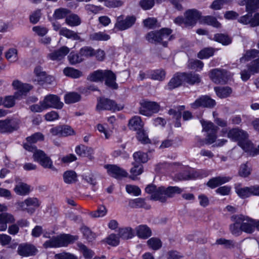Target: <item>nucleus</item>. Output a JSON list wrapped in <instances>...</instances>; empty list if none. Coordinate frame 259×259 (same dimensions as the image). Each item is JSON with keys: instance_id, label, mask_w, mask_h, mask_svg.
<instances>
[{"instance_id": "58836bf2", "label": "nucleus", "mask_w": 259, "mask_h": 259, "mask_svg": "<svg viewBox=\"0 0 259 259\" xmlns=\"http://www.w3.org/2000/svg\"><path fill=\"white\" fill-rule=\"evenodd\" d=\"M213 39L216 41L227 46L232 42V38L228 35L223 33H218L214 35Z\"/></svg>"}, {"instance_id": "7ed1b4c3", "label": "nucleus", "mask_w": 259, "mask_h": 259, "mask_svg": "<svg viewBox=\"0 0 259 259\" xmlns=\"http://www.w3.org/2000/svg\"><path fill=\"white\" fill-rule=\"evenodd\" d=\"M172 30L167 28H163L159 31H151L148 33L146 39L152 44H161L164 47H167L168 41L173 39L171 35Z\"/></svg>"}, {"instance_id": "9d476101", "label": "nucleus", "mask_w": 259, "mask_h": 259, "mask_svg": "<svg viewBox=\"0 0 259 259\" xmlns=\"http://www.w3.org/2000/svg\"><path fill=\"white\" fill-rule=\"evenodd\" d=\"M122 106H119L113 100L107 98H102L98 101V104L96 107L97 110H120L122 109Z\"/></svg>"}, {"instance_id": "6e6d98bb", "label": "nucleus", "mask_w": 259, "mask_h": 259, "mask_svg": "<svg viewBox=\"0 0 259 259\" xmlns=\"http://www.w3.org/2000/svg\"><path fill=\"white\" fill-rule=\"evenodd\" d=\"M79 54L82 57H91L94 56L95 50L91 47L85 46L80 49Z\"/></svg>"}, {"instance_id": "a878e982", "label": "nucleus", "mask_w": 259, "mask_h": 259, "mask_svg": "<svg viewBox=\"0 0 259 259\" xmlns=\"http://www.w3.org/2000/svg\"><path fill=\"white\" fill-rule=\"evenodd\" d=\"M239 4L246 5V12H255L259 8V0H238Z\"/></svg>"}, {"instance_id": "bb28decb", "label": "nucleus", "mask_w": 259, "mask_h": 259, "mask_svg": "<svg viewBox=\"0 0 259 259\" xmlns=\"http://www.w3.org/2000/svg\"><path fill=\"white\" fill-rule=\"evenodd\" d=\"M136 230L137 236L142 239H147L152 235L150 228L146 225H141L138 226Z\"/></svg>"}, {"instance_id": "f257e3e1", "label": "nucleus", "mask_w": 259, "mask_h": 259, "mask_svg": "<svg viewBox=\"0 0 259 259\" xmlns=\"http://www.w3.org/2000/svg\"><path fill=\"white\" fill-rule=\"evenodd\" d=\"M234 223L230 225L231 233L236 236L240 235L242 232L247 234L252 233L255 228L256 221L243 214H234L231 217Z\"/></svg>"}, {"instance_id": "4c0bfd02", "label": "nucleus", "mask_w": 259, "mask_h": 259, "mask_svg": "<svg viewBox=\"0 0 259 259\" xmlns=\"http://www.w3.org/2000/svg\"><path fill=\"white\" fill-rule=\"evenodd\" d=\"M77 174L73 170H67L63 174V180L65 183L70 184L75 183L77 180Z\"/></svg>"}, {"instance_id": "f704fd0d", "label": "nucleus", "mask_w": 259, "mask_h": 259, "mask_svg": "<svg viewBox=\"0 0 259 259\" xmlns=\"http://www.w3.org/2000/svg\"><path fill=\"white\" fill-rule=\"evenodd\" d=\"M110 38V35L104 32H94L89 35V39L92 41H107Z\"/></svg>"}, {"instance_id": "37998d69", "label": "nucleus", "mask_w": 259, "mask_h": 259, "mask_svg": "<svg viewBox=\"0 0 259 259\" xmlns=\"http://www.w3.org/2000/svg\"><path fill=\"white\" fill-rule=\"evenodd\" d=\"M187 66L190 69L200 71L203 67V63L200 60L191 59L189 60Z\"/></svg>"}, {"instance_id": "4468645a", "label": "nucleus", "mask_w": 259, "mask_h": 259, "mask_svg": "<svg viewBox=\"0 0 259 259\" xmlns=\"http://www.w3.org/2000/svg\"><path fill=\"white\" fill-rule=\"evenodd\" d=\"M186 18L185 26H193L201 17V14L196 9H190L184 14Z\"/></svg>"}, {"instance_id": "dca6fc26", "label": "nucleus", "mask_w": 259, "mask_h": 259, "mask_svg": "<svg viewBox=\"0 0 259 259\" xmlns=\"http://www.w3.org/2000/svg\"><path fill=\"white\" fill-rule=\"evenodd\" d=\"M12 85L14 88L18 90V91L14 94V96L16 99H20L23 95H25L32 89V86L30 84L22 83L18 80H14Z\"/></svg>"}, {"instance_id": "3c124183", "label": "nucleus", "mask_w": 259, "mask_h": 259, "mask_svg": "<svg viewBox=\"0 0 259 259\" xmlns=\"http://www.w3.org/2000/svg\"><path fill=\"white\" fill-rule=\"evenodd\" d=\"M247 68L252 74L258 73L259 72V58L248 64Z\"/></svg>"}, {"instance_id": "052dcab7", "label": "nucleus", "mask_w": 259, "mask_h": 259, "mask_svg": "<svg viewBox=\"0 0 259 259\" xmlns=\"http://www.w3.org/2000/svg\"><path fill=\"white\" fill-rule=\"evenodd\" d=\"M6 58L10 62H14L17 59V51L14 48L10 49L6 53Z\"/></svg>"}, {"instance_id": "393cba45", "label": "nucleus", "mask_w": 259, "mask_h": 259, "mask_svg": "<svg viewBox=\"0 0 259 259\" xmlns=\"http://www.w3.org/2000/svg\"><path fill=\"white\" fill-rule=\"evenodd\" d=\"M183 79L188 83L193 85L198 84L201 82L200 75L194 72L183 73Z\"/></svg>"}, {"instance_id": "a18cd8bd", "label": "nucleus", "mask_w": 259, "mask_h": 259, "mask_svg": "<svg viewBox=\"0 0 259 259\" xmlns=\"http://www.w3.org/2000/svg\"><path fill=\"white\" fill-rule=\"evenodd\" d=\"M104 70H97L91 73L87 79L91 81L98 82L103 80Z\"/></svg>"}, {"instance_id": "e433bc0d", "label": "nucleus", "mask_w": 259, "mask_h": 259, "mask_svg": "<svg viewBox=\"0 0 259 259\" xmlns=\"http://www.w3.org/2000/svg\"><path fill=\"white\" fill-rule=\"evenodd\" d=\"M63 73L66 76L73 78H78L82 75L81 71L72 67L65 68Z\"/></svg>"}, {"instance_id": "ddd939ff", "label": "nucleus", "mask_w": 259, "mask_h": 259, "mask_svg": "<svg viewBox=\"0 0 259 259\" xmlns=\"http://www.w3.org/2000/svg\"><path fill=\"white\" fill-rule=\"evenodd\" d=\"M254 12H247V14L240 17L238 19V22L243 24H249L252 27L259 26V13H255L252 17V14Z\"/></svg>"}, {"instance_id": "79ce46f5", "label": "nucleus", "mask_w": 259, "mask_h": 259, "mask_svg": "<svg viewBox=\"0 0 259 259\" xmlns=\"http://www.w3.org/2000/svg\"><path fill=\"white\" fill-rule=\"evenodd\" d=\"M80 95L75 92L68 93L64 97L65 102L66 104H72L77 102L80 101Z\"/></svg>"}, {"instance_id": "a19ab883", "label": "nucleus", "mask_w": 259, "mask_h": 259, "mask_svg": "<svg viewBox=\"0 0 259 259\" xmlns=\"http://www.w3.org/2000/svg\"><path fill=\"white\" fill-rule=\"evenodd\" d=\"M65 22L70 26H76L81 23V20L77 15L72 14L66 18Z\"/></svg>"}, {"instance_id": "20e7f679", "label": "nucleus", "mask_w": 259, "mask_h": 259, "mask_svg": "<svg viewBox=\"0 0 259 259\" xmlns=\"http://www.w3.org/2000/svg\"><path fill=\"white\" fill-rule=\"evenodd\" d=\"M77 239V237L69 234H62L54 236L49 240H47L43 244V246L45 248H58L66 246L69 244L73 243Z\"/></svg>"}, {"instance_id": "1a4fd4ad", "label": "nucleus", "mask_w": 259, "mask_h": 259, "mask_svg": "<svg viewBox=\"0 0 259 259\" xmlns=\"http://www.w3.org/2000/svg\"><path fill=\"white\" fill-rule=\"evenodd\" d=\"M209 77L217 84L226 83L228 80V72L223 69L211 70L209 73Z\"/></svg>"}, {"instance_id": "49530a36", "label": "nucleus", "mask_w": 259, "mask_h": 259, "mask_svg": "<svg viewBox=\"0 0 259 259\" xmlns=\"http://www.w3.org/2000/svg\"><path fill=\"white\" fill-rule=\"evenodd\" d=\"M68 60L71 65H75L83 61V59L79 54L71 52L67 57Z\"/></svg>"}, {"instance_id": "2eb2a0df", "label": "nucleus", "mask_w": 259, "mask_h": 259, "mask_svg": "<svg viewBox=\"0 0 259 259\" xmlns=\"http://www.w3.org/2000/svg\"><path fill=\"white\" fill-rule=\"evenodd\" d=\"M227 137L232 141L238 142L239 145L240 142H242L248 138V134L242 129L234 128L228 131Z\"/></svg>"}, {"instance_id": "cd10ccee", "label": "nucleus", "mask_w": 259, "mask_h": 259, "mask_svg": "<svg viewBox=\"0 0 259 259\" xmlns=\"http://www.w3.org/2000/svg\"><path fill=\"white\" fill-rule=\"evenodd\" d=\"M184 81L183 73L176 74L168 83L167 87L169 90H172L179 87Z\"/></svg>"}, {"instance_id": "a211bd4d", "label": "nucleus", "mask_w": 259, "mask_h": 259, "mask_svg": "<svg viewBox=\"0 0 259 259\" xmlns=\"http://www.w3.org/2000/svg\"><path fill=\"white\" fill-rule=\"evenodd\" d=\"M37 249L34 246L28 243H21L19 245L17 253L21 256H29L35 254Z\"/></svg>"}, {"instance_id": "f3484780", "label": "nucleus", "mask_w": 259, "mask_h": 259, "mask_svg": "<svg viewBox=\"0 0 259 259\" xmlns=\"http://www.w3.org/2000/svg\"><path fill=\"white\" fill-rule=\"evenodd\" d=\"M215 105L214 100L210 98L208 96H204L197 99L194 103L191 104L192 108L197 109L199 107L212 108Z\"/></svg>"}, {"instance_id": "f03ea898", "label": "nucleus", "mask_w": 259, "mask_h": 259, "mask_svg": "<svg viewBox=\"0 0 259 259\" xmlns=\"http://www.w3.org/2000/svg\"><path fill=\"white\" fill-rule=\"evenodd\" d=\"M145 191L151 195L150 197L151 200L165 202L167 198L173 197L176 194L181 193L183 190L176 186H169L167 188L161 186L157 188L155 185L150 184L146 187Z\"/></svg>"}, {"instance_id": "e2e57ef3", "label": "nucleus", "mask_w": 259, "mask_h": 259, "mask_svg": "<svg viewBox=\"0 0 259 259\" xmlns=\"http://www.w3.org/2000/svg\"><path fill=\"white\" fill-rule=\"evenodd\" d=\"M216 244L220 245H224L226 248H233L235 246L233 240H227L225 238H220L216 240Z\"/></svg>"}, {"instance_id": "b1692460", "label": "nucleus", "mask_w": 259, "mask_h": 259, "mask_svg": "<svg viewBox=\"0 0 259 259\" xmlns=\"http://www.w3.org/2000/svg\"><path fill=\"white\" fill-rule=\"evenodd\" d=\"M239 146L246 153L251 156L256 155V148H255L253 143L248 140V138L242 142H240Z\"/></svg>"}, {"instance_id": "0eeeda50", "label": "nucleus", "mask_w": 259, "mask_h": 259, "mask_svg": "<svg viewBox=\"0 0 259 259\" xmlns=\"http://www.w3.org/2000/svg\"><path fill=\"white\" fill-rule=\"evenodd\" d=\"M19 120L16 119L0 120V133H11L17 131L19 127Z\"/></svg>"}, {"instance_id": "9b49d317", "label": "nucleus", "mask_w": 259, "mask_h": 259, "mask_svg": "<svg viewBox=\"0 0 259 259\" xmlns=\"http://www.w3.org/2000/svg\"><path fill=\"white\" fill-rule=\"evenodd\" d=\"M136 18L134 16H128L123 19L122 16L117 17L115 27L122 31L131 28L136 22Z\"/></svg>"}, {"instance_id": "f8f14e48", "label": "nucleus", "mask_w": 259, "mask_h": 259, "mask_svg": "<svg viewBox=\"0 0 259 259\" xmlns=\"http://www.w3.org/2000/svg\"><path fill=\"white\" fill-rule=\"evenodd\" d=\"M42 101L46 109L49 108L61 109L63 106V103L60 101V98L55 95L46 96Z\"/></svg>"}, {"instance_id": "39448f33", "label": "nucleus", "mask_w": 259, "mask_h": 259, "mask_svg": "<svg viewBox=\"0 0 259 259\" xmlns=\"http://www.w3.org/2000/svg\"><path fill=\"white\" fill-rule=\"evenodd\" d=\"M40 204V201L37 198L28 197L23 201L17 202L16 204L19 210L25 211L29 214H32Z\"/></svg>"}, {"instance_id": "0e129e2a", "label": "nucleus", "mask_w": 259, "mask_h": 259, "mask_svg": "<svg viewBox=\"0 0 259 259\" xmlns=\"http://www.w3.org/2000/svg\"><path fill=\"white\" fill-rule=\"evenodd\" d=\"M176 177L179 180H187L195 178L194 175L189 171H184L180 172L177 174Z\"/></svg>"}, {"instance_id": "c9c22d12", "label": "nucleus", "mask_w": 259, "mask_h": 259, "mask_svg": "<svg viewBox=\"0 0 259 259\" xmlns=\"http://www.w3.org/2000/svg\"><path fill=\"white\" fill-rule=\"evenodd\" d=\"M14 191L18 195H26L30 192V186L25 183H20L16 185Z\"/></svg>"}, {"instance_id": "412c9836", "label": "nucleus", "mask_w": 259, "mask_h": 259, "mask_svg": "<svg viewBox=\"0 0 259 259\" xmlns=\"http://www.w3.org/2000/svg\"><path fill=\"white\" fill-rule=\"evenodd\" d=\"M116 78L115 74L112 71L104 70L103 79H104L105 83L107 86L113 89H117L118 85L115 82Z\"/></svg>"}, {"instance_id": "5fc2aeb1", "label": "nucleus", "mask_w": 259, "mask_h": 259, "mask_svg": "<svg viewBox=\"0 0 259 259\" xmlns=\"http://www.w3.org/2000/svg\"><path fill=\"white\" fill-rule=\"evenodd\" d=\"M118 235L123 239L132 238L133 236L132 229L131 228L120 229Z\"/></svg>"}, {"instance_id": "09e8293b", "label": "nucleus", "mask_w": 259, "mask_h": 259, "mask_svg": "<svg viewBox=\"0 0 259 259\" xmlns=\"http://www.w3.org/2000/svg\"><path fill=\"white\" fill-rule=\"evenodd\" d=\"M70 13V11L65 8H59L55 11L53 16L56 19H61L66 18Z\"/></svg>"}, {"instance_id": "c85d7f7f", "label": "nucleus", "mask_w": 259, "mask_h": 259, "mask_svg": "<svg viewBox=\"0 0 259 259\" xmlns=\"http://www.w3.org/2000/svg\"><path fill=\"white\" fill-rule=\"evenodd\" d=\"M59 34L65 36L67 38L71 39L74 40H79L80 41H83L77 32L65 27L60 29L59 31Z\"/></svg>"}, {"instance_id": "6e6552de", "label": "nucleus", "mask_w": 259, "mask_h": 259, "mask_svg": "<svg viewBox=\"0 0 259 259\" xmlns=\"http://www.w3.org/2000/svg\"><path fill=\"white\" fill-rule=\"evenodd\" d=\"M159 107V105L156 102L144 101L141 103L139 112L142 115L150 116L153 113L158 112Z\"/></svg>"}, {"instance_id": "72a5a7b5", "label": "nucleus", "mask_w": 259, "mask_h": 259, "mask_svg": "<svg viewBox=\"0 0 259 259\" xmlns=\"http://www.w3.org/2000/svg\"><path fill=\"white\" fill-rule=\"evenodd\" d=\"M214 90L217 96L220 98H227L232 93V90L229 87H215Z\"/></svg>"}, {"instance_id": "473e14b6", "label": "nucleus", "mask_w": 259, "mask_h": 259, "mask_svg": "<svg viewBox=\"0 0 259 259\" xmlns=\"http://www.w3.org/2000/svg\"><path fill=\"white\" fill-rule=\"evenodd\" d=\"M75 152L81 156H87L90 159L92 158L91 155L93 153V149L91 148L86 147L83 145H79L76 147Z\"/></svg>"}, {"instance_id": "6ab92c4d", "label": "nucleus", "mask_w": 259, "mask_h": 259, "mask_svg": "<svg viewBox=\"0 0 259 259\" xmlns=\"http://www.w3.org/2000/svg\"><path fill=\"white\" fill-rule=\"evenodd\" d=\"M235 190L238 195L243 199L251 195H255V186L242 187L240 184H236L235 185Z\"/></svg>"}, {"instance_id": "ea45409f", "label": "nucleus", "mask_w": 259, "mask_h": 259, "mask_svg": "<svg viewBox=\"0 0 259 259\" xmlns=\"http://www.w3.org/2000/svg\"><path fill=\"white\" fill-rule=\"evenodd\" d=\"M34 73L36 77L34 81H37L39 84H43L42 80L47 73L43 70L42 68L40 66H36L34 70Z\"/></svg>"}, {"instance_id": "338daca9", "label": "nucleus", "mask_w": 259, "mask_h": 259, "mask_svg": "<svg viewBox=\"0 0 259 259\" xmlns=\"http://www.w3.org/2000/svg\"><path fill=\"white\" fill-rule=\"evenodd\" d=\"M106 242L109 245L116 246L119 242V236L111 234L106 238Z\"/></svg>"}, {"instance_id": "864d4df0", "label": "nucleus", "mask_w": 259, "mask_h": 259, "mask_svg": "<svg viewBox=\"0 0 259 259\" xmlns=\"http://www.w3.org/2000/svg\"><path fill=\"white\" fill-rule=\"evenodd\" d=\"M203 21L204 23L214 27L220 28L221 26V24L217 20L216 18L213 16H205L203 18Z\"/></svg>"}, {"instance_id": "5701e85b", "label": "nucleus", "mask_w": 259, "mask_h": 259, "mask_svg": "<svg viewBox=\"0 0 259 259\" xmlns=\"http://www.w3.org/2000/svg\"><path fill=\"white\" fill-rule=\"evenodd\" d=\"M231 180L229 177H217L210 179L207 183V185L211 189H214L220 185L228 182Z\"/></svg>"}, {"instance_id": "de8ad7c7", "label": "nucleus", "mask_w": 259, "mask_h": 259, "mask_svg": "<svg viewBox=\"0 0 259 259\" xmlns=\"http://www.w3.org/2000/svg\"><path fill=\"white\" fill-rule=\"evenodd\" d=\"M147 244L149 247L154 250H157L162 246L161 240L156 237H152L147 241Z\"/></svg>"}, {"instance_id": "8fccbe9b", "label": "nucleus", "mask_w": 259, "mask_h": 259, "mask_svg": "<svg viewBox=\"0 0 259 259\" xmlns=\"http://www.w3.org/2000/svg\"><path fill=\"white\" fill-rule=\"evenodd\" d=\"M144 25L149 29H155L160 26V24L155 18H148L143 21Z\"/></svg>"}, {"instance_id": "774afa93", "label": "nucleus", "mask_w": 259, "mask_h": 259, "mask_svg": "<svg viewBox=\"0 0 259 259\" xmlns=\"http://www.w3.org/2000/svg\"><path fill=\"white\" fill-rule=\"evenodd\" d=\"M126 191L129 194H133L135 196H139L141 194L140 189L136 186L127 185L126 186Z\"/></svg>"}, {"instance_id": "c756f323", "label": "nucleus", "mask_w": 259, "mask_h": 259, "mask_svg": "<svg viewBox=\"0 0 259 259\" xmlns=\"http://www.w3.org/2000/svg\"><path fill=\"white\" fill-rule=\"evenodd\" d=\"M128 125L131 130L138 131L143 128L144 123L140 116H135L129 120Z\"/></svg>"}, {"instance_id": "7c9ffc66", "label": "nucleus", "mask_w": 259, "mask_h": 259, "mask_svg": "<svg viewBox=\"0 0 259 259\" xmlns=\"http://www.w3.org/2000/svg\"><path fill=\"white\" fill-rule=\"evenodd\" d=\"M258 55L259 50L256 49L246 50L243 56L240 58V62L242 63L249 61L257 57Z\"/></svg>"}, {"instance_id": "4be33fe9", "label": "nucleus", "mask_w": 259, "mask_h": 259, "mask_svg": "<svg viewBox=\"0 0 259 259\" xmlns=\"http://www.w3.org/2000/svg\"><path fill=\"white\" fill-rule=\"evenodd\" d=\"M105 167L107 169L108 174L114 178L125 177L127 175V173L124 169L116 165H106Z\"/></svg>"}, {"instance_id": "13d9d810", "label": "nucleus", "mask_w": 259, "mask_h": 259, "mask_svg": "<svg viewBox=\"0 0 259 259\" xmlns=\"http://www.w3.org/2000/svg\"><path fill=\"white\" fill-rule=\"evenodd\" d=\"M214 54V50L211 48H206L201 50L198 54L197 57L201 59L207 58L212 56Z\"/></svg>"}, {"instance_id": "423d86ee", "label": "nucleus", "mask_w": 259, "mask_h": 259, "mask_svg": "<svg viewBox=\"0 0 259 259\" xmlns=\"http://www.w3.org/2000/svg\"><path fill=\"white\" fill-rule=\"evenodd\" d=\"M203 127V131L206 133L207 135L205 138L206 144L210 145L213 143L217 139V134L219 128L212 122L208 121L201 120Z\"/></svg>"}, {"instance_id": "69168bd1", "label": "nucleus", "mask_w": 259, "mask_h": 259, "mask_svg": "<svg viewBox=\"0 0 259 259\" xmlns=\"http://www.w3.org/2000/svg\"><path fill=\"white\" fill-rule=\"evenodd\" d=\"M137 138L139 141L144 144H147L150 142L149 139L144 130H143V128L137 132Z\"/></svg>"}, {"instance_id": "c03bdc74", "label": "nucleus", "mask_w": 259, "mask_h": 259, "mask_svg": "<svg viewBox=\"0 0 259 259\" xmlns=\"http://www.w3.org/2000/svg\"><path fill=\"white\" fill-rule=\"evenodd\" d=\"M133 167L131 169L130 172L131 176L130 178L133 180H135V178L141 175L143 171V166L140 163H133Z\"/></svg>"}, {"instance_id": "aec40b11", "label": "nucleus", "mask_w": 259, "mask_h": 259, "mask_svg": "<svg viewBox=\"0 0 259 259\" xmlns=\"http://www.w3.org/2000/svg\"><path fill=\"white\" fill-rule=\"evenodd\" d=\"M70 49L66 46H63L59 49L56 50L49 53L47 57L52 61H59L63 59L69 53Z\"/></svg>"}, {"instance_id": "680f3d73", "label": "nucleus", "mask_w": 259, "mask_h": 259, "mask_svg": "<svg viewBox=\"0 0 259 259\" xmlns=\"http://www.w3.org/2000/svg\"><path fill=\"white\" fill-rule=\"evenodd\" d=\"M81 231L83 233L84 237L89 242L92 241L95 239V235L87 227H82Z\"/></svg>"}, {"instance_id": "bf43d9fd", "label": "nucleus", "mask_w": 259, "mask_h": 259, "mask_svg": "<svg viewBox=\"0 0 259 259\" xmlns=\"http://www.w3.org/2000/svg\"><path fill=\"white\" fill-rule=\"evenodd\" d=\"M44 136L40 133H36L31 136L28 137L26 138L27 142L30 143H35L37 141L44 140Z\"/></svg>"}, {"instance_id": "2f4dec72", "label": "nucleus", "mask_w": 259, "mask_h": 259, "mask_svg": "<svg viewBox=\"0 0 259 259\" xmlns=\"http://www.w3.org/2000/svg\"><path fill=\"white\" fill-rule=\"evenodd\" d=\"M129 204L133 208H144L146 209H149L151 207L150 205L146 203L145 199L142 198L131 200Z\"/></svg>"}, {"instance_id": "603ef678", "label": "nucleus", "mask_w": 259, "mask_h": 259, "mask_svg": "<svg viewBox=\"0 0 259 259\" xmlns=\"http://www.w3.org/2000/svg\"><path fill=\"white\" fill-rule=\"evenodd\" d=\"M133 157L137 163H145L148 160L147 153L138 151L133 154Z\"/></svg>"}, {"instance_id": "4d7b16f0", "label": "nucleus", "mask_w": 259, "mask_h": 259, "mask_svg": "<svg viewBox=\"0 0 259 259\" xmlns=\"http://www.w3.org/2000/svg\"><path fill=\"white\" fill-rule=\"evenodd\" d=\"M251 171V168L248 165V162H246L240 165L238 174L242 177L246 178L250 175Z\"/></svg>"}]
</instances>
